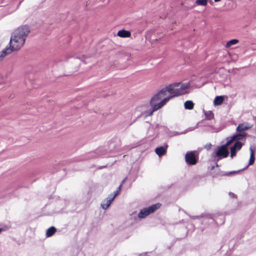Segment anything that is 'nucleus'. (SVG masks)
I'll return each instance as SVG.
<instances>
[{
	"label": "nucleus",
	"instance_id": "f257e3e1",
	"mask_svg": "<svg viewBox=\"0 0 256 256\" xmlns=\"http://www.w3.org/2000/svg\"><path fill=\"white\" fill-rule=\"evenodd\" d=\"M170 85L166 86L160 90L157 94H154L150 102V105L152 107V110L146 116H151L152 113L164 106L168 102H166L164 104H161L164 99L172 96V92L170 90Z\"/></svg>",
	"mask_w": 256,
	"mask_h": 256
},
{
	"label": "nucleus",
	"instance_id": "f03ea898",
	"mask_svg": "<svg viewBox=\"0 0 256 256\" xmlns=\"http://www.w3.org/2000/svg\"><path fill=\"white\" fill-rule=\"evenodd\" d=\"M170 90L172 92V95L167 98L164 99V100L161 102V104L162 105L166 102H168L170 100L176 96H179L188 93V90L190 87V84L188 82H176L170 84Z\"/></svg>",
	"mask_w": 256,
	"mask_h": 256
},
{
	"label": "nucleus",
	"instance_id": "7ed1b4c3",
	"mask_svg": "<svg viewBox=\"0 0 256 256\" xmlns=\"http://www.w3.org/2000/svg\"><path fill=\"white\" fill-rule=\"evenodd\" d=\"M25 41L26 40L24 39L22 37H18L17 35L16 36L12 33L9 44L10 45L13 50H18L23 46Z\"/></svg>",
	"mask_w": 256,
	"mask_h": 256
},
{
	"label": "nucleus",
	"instance_id": "20e7f679",
	"mask_svg": "<svg viewBox=\"0 0 256 256\" xmlns=\"http://www.w3.org/2000/svg\"><path fill=\"white\" fill-rule=\"evenodd\" d=\"M161 206V204L157 203L153 204L148 208H143L138 214V218H146L148 214L154 212L155 210L159 208Z\"/></svg>",
	"mask_w": 256,
	"mask_h": 256
},
{
	"label": "nucleus",
	"instance_id": "39448f33",
	"mask_svg": "<svg viewBox=\"0 0 256 256\" xmlns=\"http://www.w3.org/2000/svg\"><path fill=\"white\" fill-rule=\"evenodd\" d=\"M30 32V29L29 27L25 25L18 27L12 33L16 36L17 34L18 37H22L24 39L26 40Z\"/></svg>",
	"mask_w": 256,
	"mask_h": 256
},
{
	"label": "nucleus",
	"instance_id": "423d86ee",
	"mask_svg": "<svg viewBox=\"0 0 256 256\" xmlns=\"http://www.w3.org/2000/svg\"><path fill=\"white\" fill-rule=\"evenodd\" d=\"M185 160L187 164L194 165L197 163L198 156L196 151L188 152L185 156Z\"/></svg>",
	"mask_w": 256,
	"mask_h": 256
},
{
	"label": "nucleus",
	"instance_id": "0eeeda50",
	"mask_svg": "<svg viewBox=\"0 0 256 256\" xmlns=\"http://www.w3.org/2000/svg\"><path fill=\"white\" fill-rule=\"evenodd\" d=\"M228 146V145H227L226 142V144L218 147L217 150L216 152V156L218 157V160L226 158L228 156L229 154L228 150L227 149Z\"/></svg>",
	"mask_w": 256,
	"mask_h": 256
},
{
	"label": "nucleus",
	"instance_id": "6e6552de",
	"mask_svg": "<svg viewBox=\"0 0 256 256\" xmlns=\"http://www.w3.org/2000/svg\"><path fill=\"white\" fill-rule=\"evenodd\" d=\"M238 134H235L232 137L226 138L227 145H230L233 141L235 140H240L244 138L246 136L245 132H238Z\"/></svg>",
	"mask_w": 256,
	"mask_h": 256
},
{
	"label": "nucleus",
	"instance_id": "1a4fd4ad",
	"mask_svg": "<svg viewBox=\"0 0 256 256\" xmlns=\"http://www.w3.org/2000/svg\"><path fill=\"white\" fill-rule=\"evenodd\" d=\"M242 146V144L238 141L235 142L234 146L230 148V157L233 158L236 154L237 151L239 150Z\"/></svg>",
	"mask_w": 256,
	"mask_h": 256
},
{
	"label": "nucleus",
	"instance_id": "9d476101",
	"mask_svg": "<svg viewBox=\"0 0 256 256\" xmlns=\"http://www.w3.org/2000/svg\"><path fill=\"white\" fill-rule=\"evenodd\" d=\"M114 196L112 194L110 195L106 200H104L101 204V206L104 210H106L110 205L112 202L114 200Z\"/></svg>",
	"mask_w": 256,
	"mask_h": 256
},
{
	"label": "nucleus",
	"instance_id": "9b49d317",
	"mask_svg": "<svg viewBox=\"0 0 256 256\" xmlns=\"http://www.w3.org/2000/svg\"><path fill=\"white\" fill-rule=\"evenodd\" d=\"M252 126L248 122L240 124L236 128L237 132H244V131L251 128Z\"/></svg>",
	"mask_w": 256,
	"mask_h": 256
},
{
	"label": "nucleus",
	"instance_id": "f8f14e48",
	"mask_svg": "<svg viewBox=\"0 0 256 256\" xmlns=\"http://www.w3.org/2000/svg\"><path fill=\"white\" fill-rule=\"evenodd\" d=\"M256 149V146H250V158L249 160L248 164L246 166L247 168L249 166L253 164L254 162V151Z\"/></svg>",
	"mask_w": 256,
	"mask_h": 256
},
{
	"label": "nucleus",
	"instance_id": "ddd939ff",
	"mask_svg": "<svg viewBox=\"0 0 256 256\" xmlns=\"http://www.w3.org/2000/svg\"><path fill=\"white\" fill-rule=\"evenodd\" d=\"M16 51V50H13L12 47L10 45V47H6L4 49L0 55V60H2L6 56L11 54L12 52Z\"/></svg>",
	"mask_w": 256,
	"mask_h": 256
},
{
	"label": "nucleus",
	"instance_id": "4468645a",
	"mask_svg": "<svg viewBox=\"0 0 256 256\" xmlns=\"http://www.w3.org/2000/svg\"><path fill=\"white\" fill-rule=\"evenodd\" d=\"M168 147V146L166 145L164 147L160 146L157 148H156L155 152L159 156H160L164 155L166 153Z\"/></svg>",
	"mask_w": 256,
	"mask_h": 256
},
{
	"label": "nucleus",
	"instance_id": "2eb2a0df",
	"mask_svg": "<svg viewBox=\"0 0 256 256\" xmlns=\"http://www.w3.org/2000/svg\"><path fill=\"white\" fill-rule=\"evenodd\" d=\"M117 35L120 38H129L131 36V33L130 31L122 30L118 32Z\"/></svg>",
	"mask_w": 256,
	"mask_h": 256
},
{
	"label": "nucleus",
	"instance_id": "dca6fc26",
	"mask_svg": "<svg viewBox=\"0 0 256 256\" xmlns=\"http://www.w3.org/2000/svg\"><path fill=\"white\" fill-rule=\"evenodd\" d=\"M224 100L223 96H216L214 100V106H219L222 104Z\"/></svg>",
	"mask_w": 256,
	"mask_h": 256
},
{
	"label": "nucleus",
	"instance_id": "f3484780",
	"mask_svg": "<svg viewBox=\"0 0 256 256\" xmlns=\"http://www.w3.org/2000/svg\"><path fill=\"white\" fill-rule=\"evenodd\" d=\"M56 232V228L54 226H51L46 231V236L47 238L52 236Z\"/></svg>",
	"mask_w": 256,
	"mask_h": 256
},
{
	"label": "nucleus",
	"instance_id": "a211bd4d",
	"mask_svg": "<svg viewBox=\"0 0 256 256\" xmlns=\"http://www.w3.org/2000/svg\"><path fill=\"white\" fill-rule=\"evenodd\" d=\"M184 106L186 109L192 110L194 108V103L192 101L187 100L184 102Z\"/></svg>",
	"mask_w": 256,
	"mask_h": 256
},
{
	"label": "nucleus",
	"instance_id": "6ab92c4d",
	"mask_svg": "<svg viewBox=\"0 0 256 256\" xmlns=\"http://www.w3.org/2000/svg\"><path fill=\"white\" fill-rule=\"evenodd\" d=\"M238 42V40L236 39L232 40L226 43V46L227 48H230L232 46L236 44Z\"/></svg>",
	"mask_w": 256,
	"mask_h": 256
},
{
	"label": "nucleus",
	"instance_id": "aec40b11",
	"mask_svg": "<svg viewBox=\"0 0 256 256\" xmlns=\"http://www.w3.org/2000/svg\"><path fill=\"white\" fill-rule=\"evenodd\" d=\"M208 0H196V4L199 6H205L207 4Z\"/></svg>",
	"mask_w": 256,
	"mask_h": 256
},
{
	"label": "nucleus",
	"instance_id": "412c9836",
	"mask_svg": "<svg viewBox=\"0 0 256 256\" xmlns=\"http://www.w3.org/2000/svg\"><path fill=\"white\" fill-rule=\"evenodd\" d=\"M206 118L208 120L212 119L214 117V114L211 111L205 113Z\"/></svg>",
	"mask_w": 256,
	"mask_h": 256
},
{
	"label": "nucleus",
	"instance_id": "4be33fe9",
	"mask_svg": "<svg viewBox=\"0 0 256 256\" xmlns=\"http://www.w3.org/2000/svg\"><path fill=\"white\" fill-rule=\"evenodd\" d=\"M122 188V184H120L118 189L114 192V194H112V196H114V198L116 197L117 195L120 193V191L121 190Z\"/></svg>",
	"mask_w": 256,
	"mask_h": 256
},
{
	"label": "nucleus",
	"instance_id": "5701e85b",
	"mask_svg": "<svg viewBox=\"0 0 256 256\" xmlns=\"http://www.w3.org/2000/svg\"><path fill=\"white\" fill-rule=\"evenodd\" d=\"M238 172H240V170H238V171H231V172H225V174H224V175L226 176H230L232 175V174H234Z\"/></svg>",
	"mask_w": 256,
	"mask_h": 256
},
{
	"label": "nucleus",
	"instance_id": "b1692460",
	"mask_svg": "<svg viewBox=\"0 0 256 256\" xmlns=\"http://www.w3.org/2000/svg\"><path fill=\"white\" fill-rule=\"evenodd\" d=\"M196 128V127H194V128H188V131H192V130H194Z\"/></svg>",
	"mask_w": 256,
	"mask_h": 256
},
{
	"label": "nucleus",
	"instance_id": "393cba45",
	"mask_svg": "<svg viewBox=\"0 0 256 256\" xmlns=\"http://www.w3.org/2000/svg\"><path fill=\"white\" fill-rule=\"evenodd\" d=\"M126 178L124 180H123L122 182V183L120 184H122V186L123 185V184L124 183V182H126Z\"/></svg>",
	"mask_w": 256,
	"mask_h": 256
},
{
	"label": "nucleus",
	"instance_id": "a878e982",
	"mask_svg": "<svg viewBox=\"0 0 256 256\" xmlns=\"http://www.w3.org/2000/svg\"><path fill=\"white\" fill-rule=\"evenodd\" d=\"M229 195L232 196V197H234V194L232 193V192H230L229 193Z\"/></svg>",
	"mask_w": 256,
	"mask_h": 256
},
{
	"label": "nucleus",
	"instance_id": "bb28decb",
	"mask_svg": "<svg viewBox=\"0 0 256 256\" xmlns=\"http://www.w3.org/2000/svg\"><path fill=\"white\" fill-rule=\"evenodd\" d=\"M211 146H212V144H210L208 146V149L210 148Z\"/></svg>",
	"mask_w": 256,
	"mask_h": 256
},
{
	"label": "nucleus",
	"instance_id": "cd10ccee",
	"mask_svg": "<svg viewBox=\"0 0 256 256\" xmlns=\"http://www.w3.org/2000/svg\"><path fill=\"white\" fill-rule=\"evenodd\" d=\"M4 230V228H0V233L2 231H3V230Z\"/></svg>",
	"mask_w": 256,
	"mask_h": 256
},
{
	"label": "nucleus",
	"instance_id": "c85d7f7f",
	"mask_svg": "<svg viewBox=\"0 0 256 256\" xmlns=\"http://www.w3.org/2000/svg\"><path fill=\"white\" fill-rule=\"evenodd\" d=\"M215 2H220V0H214Z\"/></svg>",
	"mask_w": 256,
	"mask_h": 256
}]
</instances>
